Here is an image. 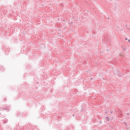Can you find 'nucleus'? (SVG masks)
<instances>
[{
	"instance_id": "nucleus-1",
	"label": "nucleus",
	"mask_w": 130,
	"mask_h": 130,
	"mask_svg": "<svg viewBox=\"0 0 130 130\" xmlns=\"http://www.w3.org/2000/svg\"><path fill=\"white\" fill-rule=\"evenodd\" d=\"M125 40H127V39H125Z\"/></svg>"
}]
</instances>
